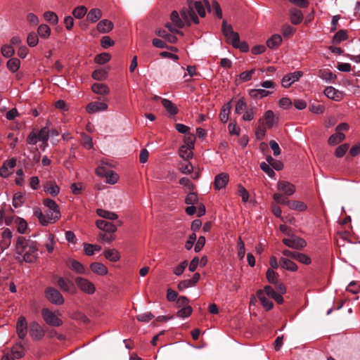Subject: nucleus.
I'll use <instances>...</instances> for the list:
<instances>
[{"label": "nucleus", "instance_id": "5", "mask_svg": "<svg viewBox=\"0 0 360 360\" xmlns=\"http://www.w3.org/2000/svg\"><path fill=\"white\" fill-rule=\"evenodd\" d=\"M44 202L48 207V211L46 212L47 217L50 221H51V224L54 223L60 217L58 205L51 199H46Z\"/></svg>", "mask_w": 360, "mask_h": 360}, {"label": "nucleus", "instance_id": "17", "mask_svg": "<svg viewBox=\"0 0 360 360\" xmlns=\"http://www.w3.org/2000/svg\"><path fill=\"white\" fill-rule=\"evenodd\" d=\"M277 188L286 195H292L295 192V186L286 181H279L277 184Z\"/></svg>", "mask_w": 360, "mask_h": 360}, {"label": "nucleus", "instance_id": "24", "mask_svg": "<svg viewBox=\"0 0 360 360\" xmlns=\"http://www.w3.org/2000/svg\"><path fill=\"white\" fill-rule=\"evenodd\" d=\"M115 240L114 233L101 231L98 234V240L102 244H108Z\"/></svg>", "mask_w": 360, "mask_h": 360}, {"label": "nucleus", "instance_id": "38", "mask_svg": "<svg viewBox=\"0 0 360 360\" xmlns=\"http://www.w3.org/2000/svg\"><path fill=\"white\" fill-rule=\"evenodd\" d=\"M97 214L105 219L115 220L118 218V215L115 212L108 211L103 209H97Z\"/></svg>", "mask_w": 360, "mask_h": 360}, {"label": "nucleus", "instance_id": "57", "mask_svg": "<svg viewBox=\"0 0 360 360\" xmlns=\"http://www.w3.org/2000/svg\"><path fill=\"white\" fill-rule=\"evenodd\" d=\"M349 148V145L348 143H343L339 146L335 152V155L337 158L343 157Z\"/></svg>", "mask_w": 360, "mask_h": 360}, {"label": "nucleus", "instance_id": "62", "mask_svg": "<svg viewBox=\"0 0 360 360\" xmlns=\"http://www.w3.org/2000/svg\"><path fill=\"white\" fill-rule=\"evenodd\" d=\"M195 141V136L191 132L185 134L184 136V146H187L189 147L194 148V144Z\"/></svg>", "mask_w": 360, "mask_h": 360}, {"label": "nucleus", "instance_id": "41", "mask_svg": "<svg viewBox=\"0 0 360 360\" xmlns=\"http://www.w3.org/2000/svg\"><path fill=\"white\" fill-rule=\"evenodd\" d=\"M272 92L265 89H251L249 91V95L254 98H262L271 94Z\"/></svg>", "mask_w": 360, "mask_h": 360}, {"label": "nucleus", "instance_id": "21", "mask_svg": "<svg viewBox=\"0 0 360 360\" xmlns=\"http://www.w3.org/2000/svg\"><path fill=\"white\" fill-rule=\"evenodd\" d=\"M324 95L330 99L338 101L342 99V94L333 86H328L324 90Z\"/></svg>", "mask_w": 360, "mask_h": 360}, {"label": "nucleus", "instance_id": "36", "mask_svg": "<svg viewBox=\"0 0 360 360\" xmlns=\"http://www.w3.org/2000/svg\"><path fill=\"white\" fill-rule=\"evenodd\" d=\"M282 42V37L279 34H274L266 41V46L269 49H276L278 47Z\"/></svg>", "mask_w": 360, "mask_h": 360}, {"label": "nucleus", "instance_id": "52", "mask_svg": "<svg viewBox=\"0 0 360 360\" xmlns=\"http://www.w3.org/2000/svg\"><path fill=\"white\" fill-rule=\"evenodd\" d=\"M34 215L39 219L40 223L43 226H46L49 224H51V221L47 217V214H44L42 213V212L39 210L34 211Z\"/></svg>", "mask_w": 360, "mask_h": 360}, {"label": "nucleus", "instance_id": "34", "mask_svg": "<svg viewBox=\"0 0 360 360\" xmlns=\"http://www.w3.org/2000/svg\"><path fill=\"white\" fill-rule=\"evenodd\" d=\"M156 34L162 38H164L169 43L174 44L177 41V37L174 34H169L165 30L159 29L155 32Z\"/></svg>", "mask_w": 360, "mask_h": 360}, {"label": "nucleus", "instance_id": "29", "mask_svg": "<svg viewBox=\"0 0 360 360\" xmlns=\"http://www.w3.org/2000/svg\"><path fill=\"white\" fill-rule=\"evenodd\" d=\"M280 266L286 270L295 271L297 269V264L290 259L282 257L280 260Z\"/></svg>", "mask_w": 360, "mask_h": 360}, {"label": "nucleus", "instance_id": "9", "mask_svg": "<svg viewBox=\"0 0 360 360\" xmlns=\"http://www.w3.org/2000/svg\"><path fill=\"white\" fill-rule=\"evenodd\" d=\"M335 240L338 248H345L352 243L349 238V233L347 231H338Z\"/></svg>", "mask_w": 360, "mask_h": 360}, {"label": "nucleus", "instance_id": "45", "mask_svg": "<svg viewBox=\"0 0 360 360\" xmlns=\"http://www.w3.org/2000/svg\"><path fill=\"white\" fill-rule=\"evenodd\" d=\"M108 72L105 69H97L92 72V77L98 81H102L107 79Z\"/></svg>", "mask_w": 360, "mask_h": 360}, {"label": "nucleus", "instance_id": "58", "mask_svg": "<svg viewBox=\"0 0 360 360\" xmlns=\"http://www.w3.org/2000/svg\"><path fill=\"white\" fill-rule=\"evenodd\" d=\"M179 169L184 174H191L193 170V167L190 162H181L179 165Z\"/></svg>", "mask_w": 360, "mask_h": 360}, {"label": "nucleus", "instance_id": "61", "mask_svg": "<svg viewBox=\"0 0 360 360\" xmlns=\"http://www.w3.org/2000/svg\"><path fill=\"white\" fill-rule=\"evenodd\" d=\"M155 316L150 311L142 313L136 316V319L140 322L147 323L153 319Z\"/></svg>", "mask_w": 360, "mask_h": 360}, {"label": "nucleus", "instance_id": "28", "mask_svg": "<svg viewBox=\"0 0 360 360\" xmlns=\"http://www.w3.org/2000/svg\"><path fill=\"white\" fill-rule=\"evenodd\" d=\"M103 255L110 262H117L120 258V254L117 249H105Z\"/></svg>", "mask_w": 360, "mask_h": 360}, {"label": "nucleus", "instance_id": "10", "mask_svg": "<svg viewBox=\"0 0 360 360\" xmlns=\"http://www.w3.org/2000/svg\"><path fill=\"white\" fill-rule=\"evenodd\" d=\"M57 285L63 292L71 295L76 292L75 285L70 280L65 279L63 277H58L57 280Z\"/></svg>", "mask_w": 360, "mask_h": 360}, {"label": "nucleus", "instance_id": "4", "mask_svg": "<svg viewBox=\"0 0 360 360\" xmlns=\"http://www.w3.org/2000/svg\"><path fill=\"white\" fill-rule=\"evenodd\" d=\"M75 282L77 288L85 294L93 295L96 292L94 284L86 278L78 276Z\"/></svg>", "mask_w": 360, "mask_h": 360}, {"label": "nucleus", "instance_id": "30", "mask_svg": "<svg viewBox=\"0 0 360 360\" xmlns=\"http://www.w3.org/2000/svg\"><path fill=\"white\" fill-rule=\"evenodd\" d=\"M257 295L260 300L262 306L266 309V310H270L273 307V302L267 299L264 294V291L262 290H259L257 292Z\"/></svg>", "mask_w": 360, "mask_h": 360}, {"label": "nucleus", "instance_id": "39", "mask_svg": "<svg viewBox=\"0 0 360 360\" xmlns=\"http://www.w3.org/2000/svg\"><path fill=\"white\" fill-rule=\"evenodd\" d=\"M231 109V102L224 104L221 108L219 117L223 123L227 122L229 120V113Z\"/></svg>", "mask_w": 360, "mask_h": 360}, {"label": "nucleus", "instance_id": "22", "mask_svg": "<svg viewBox=\"0 0 360 360\" xmlns=\"http://www.w3.org/2000/svg\"><path fill=\"white\" fill-rule=\"evenodd\" d=\"M290 17L293 25H298L303 20V13L300 9L292 8L290 10Z\"/></svg>", "mask_w": 360, "mask_h": 360}, {"label": "nucleus", "instance_id": "63", "mask_svg": "<svg viewBox=\"0 0 360 360\" xmlns=\"http://www.w3.org/2000/svg\"><path fill=\"white\" fill-rule=\"evenodd\" d=\"M195 8L196 11L198 12V15L204 18L206 15L205 13V4L201 1H195L193 3V8Z\"/></svg>", "mask_w": 360, "mask_h": 360}, {"label": "nucleus", "instance_id": "31", "mask_svg": "<svg viewBox=\"0 0 360 360\" xmlns=\"http://www.w3.org/2000/svg\"><path fill=\"white\" fill-rule=\"evenodd\" d=\"M194 148L183 145L179 150V156L185 160H188L193 157V149Z\"/></svg>", "mask_w": 360, "mask_h": 360}, {"label": "nucleus", "instance_id": "53", "mask_svg": "<svg viewBox=\"0 0 360 360\" xmlns=\"http://www.w3.org/2000/svg\"><path fill=\"white\" fill-rule=\"evenodd\" d=\"M87 8L84 6H79L75 8L72 11V15L75 18L81 19L82 18L86 13Z\"/></svg>", "mask_w": 360, "mask_h": 360}, {"label": "nucleus", "instance_id": "6", "mask_svg": "<svg viewBox=\"0 0 360 360\" xmlns=\"http://www.w3.org/2000/svg\"><path fill=\"white\" fill-rule=\"evenodd\" d=\"M41 316L44 321L49 326L58 327L63 324V321L58 316L47 308H44L41 310Z\"/></svg>", "mask_w": 360, "mask_h": 360}, {"label": "nucleus", "instance_id": "60", "mask_svg": "<svg viewBox=\"0 0 360 360\" xmlns=\"http://www.w3.org/2000/svg\"><path fill=\"white\" fill-rule=\"evenodd\" d=\"M18 231L20 233H24L27 228V224L25 219L18 217L15 220Z\"/></svg>", "mask_w": 360, "mask_h": 360}, {"label": "nucleus", "instance_id": "3", "mask_svg": "<svg viewBox=\"0 0 360 360\" xmlns=\"http://www.w3.org/2000/svg\"><path fill=\"white\" fill-rule=\"evenodd\" d=\"M222 32L226 39V41L231 44L233 47L237 46L240 40V37L238 32H234L231 25H228L226 20L222 22L221 25Z\"/></svg>", "mask_w": 360, "mask_h": 360}, {"label": "nucleus", "instance_id": "2", "mask_svg": "<svg viewBox=\"0 0 360 360\" xmlns=\"http://www.w3.org/2000/svg\"><path fill=\"white\" fill-rule=\"evenodd\" d=\"M187 8H183L181 11V15L184 20L186 25L190 26L191 22L198 24L199 19L193 10V1L192 0H187Z\"/></svg>", "mask_w": 360, "mask_h": 360}, {"label": "nucleus", "instance_id": "50", "mask_svg": "<svg viewBox=\"0 0 360 360\" xmlns=\"http://www.w3.org/2000/svg\"><path fill=\"white\" fill-rule=\"evenodd\" d=\"M111 58V56L108 53H102L96 56L94 58L95 63L103 65L108 62Z\"/></svg>", "mask_w": 360, "mask_h": 360}, {"label": "nucleus", "instance_id": "32", "mask_svg": "<svg viewBox=\"0 0 360 360\" xmlns=\"http://www.w3.org/2000/svg\"><path fill=\"white\" fill-rule=\"evenodd\" d=\"M287 205L290 209L299 212H303L307 207L305 203L298 200H289L287 202Z\"/></svg>", "mask_w": 360, "mask_h": 360}, {"label": "nucleus", "instance_id": "13", "mask_svg": "<svg viewBox=\"0 0 360 360\" xmlns=\"http://www.w3.org/2000/svg\"><path fill=\"white\" fill-rule=\"evenodd\" d=\"M283 242L288 248H304L307 245L304 239L296 236H291L288 238H283Z\"/></svg>", "mask_w": 360, "mask_h": 360}, {"label": "nucleus", "instance_id": "47", "mask_svg": "<svg viewBox=\"0 0 360 360\" xmlns=\"http://www.w3.org/2000/svg\"><path fill=\"white\" fill-rule=\"evenodd\" d=\"M347 39V32L344 30H339L333 37V43L335 44H338L341 41H345Z\"/></svg>", "mask_w": 360, "mask_h": 360}, {"label": "nucleus", "instance_id": "18", "mask_svg": "<svg viewBox=\"0 0 360 360\" xmlns=\"http://www.w3.org/2000/svg\"><path fill=\"white\" fill-rule=\"evenodd\" d=\"M229 181V175L227 173H220L217 174L214 181V187L216 190H220L226 186Z\"/></svg>", "mask_w": 360, "mask_h": 360}, {"label": "nucleus", "instance_id": "49", "mask_svg": "<svg viewBox=\"0 0 360 360\" xmlns=\"http://www.w3.org/2000/svg\"><path fill=\"white\" fill-rule=\"evenodd\" d=\"M44 19L52 25H56L58 22V15L52 11H46L44 13Z\"/></svg>", "mask_w": 360, "mask_h": 360}, {"label": "nucleus", "instance_id": "16", "mask_svg": "<svg viewBox=\"0 0 360 360\" xmlns=\"http://www.w3.org/2000/svg\"><path fill=\"white\" fill-rule=\"evenodd\" d=\"M108 109V105L104 102H91L86 108V112L90 114H94L98 112L105 111Z\"/></svg>", "mask_w": 360, "mask_h": 360}, {"label": "nucleus", "instance_id": "59", "mask_svg": "<svg viewBox=\"0 0 360 360\" xmlns=\"http://www.w3.org/2000/svg\"><path fill=\"white\" fill-rule=\"evenodd\" d=\"M193 309L191 307H181L177 313L176 316L179 318L185 319L188 317L192 314Z\"/></svg>", "mask_w": 360, "mask_h": 360}, {"label": "nucleus", "instance_id": "27", "mask_svg": "<svg viewBox=\"0 0 360 360\" xmlns=\"http://www.w3.org/2000/svg\"><path fill=\"white\" fill-rule=\"evenodd\" d=\"M94 93L99 95H107L110 93L109 87L102 83H95L91 86Z\"/></svg>", "mask_w": 360, "mask_h": 360}, {"label": "nucleus", "instance_id": "33", "mask_svg": "<svg viewBox=\"0 0 360 360\" xmlns=\"http://www.w3.org/2000/svg\"><path fill=\"white\" fill-rule=\"evenodd\" d=\"M44 191L50 193L53 196H56L60 191L59 187L54 181H48L44 186Z\"/></svg>", "mask_w": 360, "mask_h": 360}, {"label": "nucleus", "instance_id": "19", "mask_svg": "<svg viewBox=\"0 0 360 360\" xmlns=\"http://www.w3.org/2000/svg\"><path fill=\"white\" fill-rule=\"evenodd\" d=\"M96 226L102 231L115 233L117 231V226L105 219L97 220Z\"/></svg>", "mask_w": 360, "mask_h": 360}, {"label": "nucleus", "instance_id": "15", "mask_svg": "<svg viewBox=\"0 0 360 360\" xmlns=\"http://www.w3.org/2000/svg\"><path fill=\"white\" fill-rule=\"evenodd\" d=\"M16 333L20 339H24L27 334V323L24 316L19 317L17 321Z\"/></svg>", "mask_w": 360, "mask_h": 360}, {"label": "nucleus", "instance_id": "26", "mask_svg": "<svg viewBox=\"0 0 360 360\" xmlns=\"http://www.w3.org/2000/svg\"><path fill=\"white\" fill-rule=\"evenodd\" d=\"M113 28V23L108 20H102L97 25V30L101 33H108Z\"/></svg>", "mask_w": 360, "mask_h": 360}, {"label": "nucleus", "instance_id": "25", "mask_svg": "<svg viewBox=\"0 0 360 360\" xmlns=\"http://www.w3.org/2000/svg\"><path fill=\"white\" fill-rule=\"evenodd\" d=\"M170 20L172 23L177 28L181 29L186 26L184 20L179 16L177 11H173L170 15Z\"/></svg>", "mask_w": 360, "mask_h": 360}, {"label": "nucleus", "instance_id": "51", "mask_svg": "<svg viewBox=\"0 0 360 360\" xmlns=\"http://www.w3.org/2000/svg\"><path fill=\"white\" fill-rule=\"evenodd\" d=\"M37 32L41 37L47 38L51 34V29L47 25L42 24L39 26Z\"/></svg>", "mask_w": 360, "mask_h": 360}, {"label": "nucleus", "instance_id": "7", "mask_svg": "<svg viewBox=\"0 0 360 360\" xmlns=\"http://www.w3.org/2000/svg\"><path fill=\"white\" fill-rule=\"evenodd\" d=\"M45 295L47 300L54 304L60 305L64 303L62 294L54 288H47L45 290Z\"/></svg>", "mask_w": 360, "mask_h": 360}, {"label": "nucleus", "instance_id": "40", "mask_svg": "<svg viewBox=\"0 0 360 360\" xmlns=\"http://www.w3.org/2000/svg\"><path fill=\"white\" fill-rule=\"evenodd\" d=\"M70 268L75 271L77 274H84L86 273V269L84 265L78 261L70 260L69 264Z\"/></svg>", "mask_w": 360, "mask_h": 360}, {"label": "nucleus", "instance_id": "23", "mask_svg": "<svg viewBox=\"0 0 360 360\" xmlns=\"http://www.w3.org/2000/svg\"><path fill=\"white\" fill-rule=\"evenodd\" d=\"M90 269L94 274L99 276H105L108 272V268L104 264L99 262L91 263Z\"/></svg>", "mask_w": 360, "mask_h": 360}, {"label": "nucleus", "instance_id": "43", "mask_svg": "<svg viewBox=\"0 0 360 360\" xmlns=\"http://www.w3.org/2000/svg\"><path fill=\"white\" fill-rule=\"evenodd\" d=\"M102 16V13L98 8H93L87 13L86 19L91 22H95L98 20Z\"/></svg>", "mask_w": 360, "mask_h": 360}, {"label": "nucleus", "instance_id": "20", "mask_svg": "<svg viewBox=\"0 0 360 360\" xmlns=\"http://www.w3.org/2000/svg\"><path fill=\"white\" fill-rule=\"evenodd\" d=\"M205 4L207 6L210 13H213L219 18H222V11L219 4L217 1H212L211 5H210L208 1L205 0Z\"/></svg>", "mask_w": 360, "mask_h": 360}, {"label": "nucleus", "instance_id": "14", "mask_svg": "<svg viewBox=\"0 0 360 360\" xmlns=\"http://www.w3.org/2000/svg\"><path fill=\"white\" fill-rule=\"evenodd\" d=\"M45 332L41 326L37 322L33 321L30 324V335L34 340H41L44 336Z\"/></svg>", "mask_w": 360, "mask_h": 360}, {"label": "nucleus", "instance_id": "54", "mask_svg": "<svg viewBox=\"0 0 360 360\" xmlns=\"http://www.w3.org/2000/svg\"><path fill=\"white\" fill-rule=\"evenodd\" d=\"M309 108L311 112L316 114H323L325 111V106L318 103H311Z\"/></svg>", "mask_w": 360, "mask_h": 360}, {"label": "nucleus", "instance_id": "1", "mask_svg": "<svg viewBox=\"0 0 360 360\" xmlns=\"http://www.w3.org/2000/svg\"><path fill=\"white\" fill-rule=\"evenodd\" d=\"M15 258L20 262H33L38 257V249H13Z\"/></svg>", "mask_w": 360, "mask_h": 360}, {"label": "nucleus", "instance_id": "56", "mask_svg": "<svg viewBox=\"0 0 360 360\" xmlns=\"http://www.w3.org/2000/svg\"><path fill=\"white\" fill-rule=\"evenodd\" d=\"M37 134L39 141L46 142L49 138V129L46 127H43L40 129Z\"/></svg>", "mask_w": 360, "mask_h": 360}, {"label": "nucleus", "instance_id": "55", "mask_svg": "<svg viewBox=\"0 0 360 360\" xmlns=\"http://www.w3.org/2000/svg\"><path fill=\"white\" fill-rule=\"evenodd\" d=\"M247 103L245 102L243 98H240L238 101L236 105L235 112L236 114H242L247 110Z\"/></svg>", "mask_w": 360, "mask_h": 360}, {"label": "nucleus", "instance_id": "44", "mask_svg": "<svg viewBox=\"0 0 360 360\" xmlns=\"http://www.w3.org/2000/svg\"><path fill=\"white\" fill-rule=\"evenodd\" d=\"M162 104L164 106V108L167 110V111L169 112L171 115H174L177 114L178 109L171 101L166 98H163L162 100Z\"/></svg>", "mask_w": 360, "mask_h": 360}, {"label": "nucleus", "instance_id": "48", "mask_svg": "<svg viewBox=\"0 0 360 360\" xmlns=\"http://www.w3.org/2000/svg\"><path fill=\"white\" fill-rule=\"evenodd\" d=\"M7 68L13 72H16L20 67V61L16 58H11L7 62Z\"/></svg>", "mask_w": 360, "mask_h": 360}, {"label": "nucleus", "instance_id": "11", "mask_svg": "<svg viewBox=\"0 0 360 360\" xmlns=\"http://www.w3.org/2000/svg\"><path fill=\"white\" fill-rule=\"evenodd\" d=\"M302 75L303 72L302 71H295L294 72L285 75L281 81L282 86L284 88L290 87L292 84L298 81Z\"/></svg>", "mask_w": 360, "mask_h": 360}, {"label": "nucleus", "instance_id": "8", "mask_svg": "<svg viewBox=\"0 0 360 360\" xmlns=\"http://www.w3.org/2000/svg\"><path fill=\"white\" fill-rule=\"evenodd\" d=\"M16 159L13 158L4 162L0 167V176L7 178L13 172V169L16 165Z\"/></svg>", "mask_w": 360, "mask_h": 360}, {"label": "nucleus", "instance_id": "35", "mask_svg": "<svg viewBox=\"0 0 360 360\" xmlns=\"http://www.w3.org/2000/svg\"><path fill=\"white\" fill-rule=\"evenodd\" d=\"M265 125L267 128L271 129L276 123V117L272 110H269L264 115Z\"/></svg>", "mask_w": 360, "mask_h": 360}, {"label": "nucleus", "instance_id": "64", "mask_svg": "<svg viewBox=\"0 0 360 360\" xmlns=\"http://www.w3.org/2000/svg\"><path fill=\"white\" fill-rule=\"evenodd\" d=\"M38 41H39V39H38V36L36 33L31 32L28 34L27 38V42L30 46L33 47V46H37L38 44Z\"/></svg>", "mask_w": 360, "mask_h": 360}, {"label": "nucleus", "instance_id": "46", "mask_svg": "<svg viewBox=\"0 0 360 360\" xmlns=\"http://www.w3.org/2000/svg\"><path fill=\"white\" fill-rule=\"evenodd\" d=\"M36 244L31 240H26L23 237H19L17 240L16 248H36Z\"/></svg>", "mask_w": 360, "mask_h": 360}, {"label": "nucleus", "instance_id": "42", "mask_svg": "<svg viewBox=\"0 0 360 360\" xmlns=\"http://www.w3.org/2000/svg\"><path fill=\"white\" fill-rule=\"evenodd\" d=\"M24 350L25 349L22 344L18 343L13 347L10 353L12 354L13 356H14V359H20L25 354Z\"/></svg>", "mask_w": 360, "mask_h": 360}, {"label": "nucleus", "instance_id": "37", "mask_svg": "<svg viewBox=\"0 0 360 360\" xmlns=\"http://www.w3.org/2000/svg\"><path fill=\"white\" fill-rule=\"evenodd\" d=\"M345 139V135L342 132L336 131L332 134L328 140V143L329 145L335 146L340 143L341 141Z\"/></svg>", "mask_w": 360, "mask_h": 360}, {"label": "nucleus", "instance_id": "12", "mask_svg": "<svg viewBox=\"0 0 360 360\" xmlns=\"http://www.w3.org/2000/svg\"><path fill=\"white\" fill-rule=\"evenodd\" d=\"M283 255L295 259L304 264H309L311 263V259L307 255L298 252L291 251L288 249H285Z\"/></svg>", "mask_w": 360, "mask_h": 360}]
</instances>
